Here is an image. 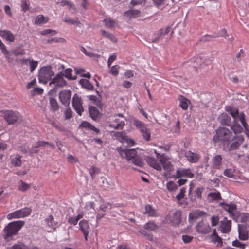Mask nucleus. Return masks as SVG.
Returning <instances> with one entry per match:
<instances>
[{
	"label": "nucleus",
	"instance_id": "obj_1",
	"mask_svg": "<svg viewBox=\"0 0 249 249\" xmlns=\"http://www.w3.org/2000/svg\"><path fill=\"white\" fill-rule=\"evenodd\" d=\"M148 165L156 170H161V174L166 180L171 178V165L169 159L163 157L160 160V163L154 158L148 157L146 159Z\"/></svg>",
	"mask_w": 249,
	"mask_h": 249
},
{
	"label": "nucleus",
	"instance_id": "obj_2",
	"mask_svg": "<svg viewBox=\"0 0 249 249\" xmlns=\"http://www.w3.org/2000/svg\"><path fill=\"white\" fill-rule=\"evenodd\" d=\"M216 135L214 136L213 140L215 142H221L224 144L229 145V142L231 139L232 132L225 127H219L216 130Z\"/></svg>",
	"mask_w": 249,
	"mask_h": 249
},
{
	"label": "nucleus",
	"instance_id": "obj_3",
	"mask_svg": "<svg viewBox=\"0 0 249 249\" xmlns=\"http://www.w3.org/2000/svg\"><path fill=\"white\" fill-rule=\"evenodd\" d=\"M24 224V222L22 221H17L9 223L3 230L4 239L9 240L12 235L18 233Z\"/></svg>",
	"mask_w": 249,
	"mask_h": 249
},
{
	"label": "nucleus",
	"instance_id": "obj_4",
	"mask_svg": "<svg viewBox=\"0 0 249 249\" xmlns=\"http://www.w3.org/2000/svg\"><path fill=\"white\" fill-rule=\"evenodd\" d=\"M54 74V72L51 66L42 67L38 74L39 82L46 84Z\"/></svg>",
	"mask_w": 249,
	"mask_h": 249
},
{
	"label": "nucleus",
	"instance_id": "obj_5",
	"mask_svg": "<svg viewBox=\"0 0 249 249\" xmlns=\"http://www.w3.org/2000/svg\"><path fill=\"white\" fill-rule=\"evenodd\" d=\"M0 116L3 117L9 124H15L20 116L18 112L11 110H2L0 112Z\"/></svg>",
	"mask_w": 249,
	"mask_h": 249
},
{
	"label": "nucleus",
	"instance_id": "obj_6",
	"mask_svg": "<svg viewBox=\"0 0 249 249\" xmlns=\"http://www.w3.org/2000/svg\"><path fill=\"white\" fill-rule=\"evenodd\" d=\"M133 124L142 134L143 139L147 141H149L151 136L150 131L149 129L147 127L146 125L137 119H134Z\"/></svg>",
	"mask_w": 249,
	"mask_h": 249
},
{
	"label": "nucleus",
	"instance_id": "obj_7",
	"mask_svg": "<svg viewBox=\"0 0 249 249\" xmlns=\"http://www.w3.org/2000/svg\"><path fill=\"white\" fill-rule=\"evenodd\" d=\"M117 150L122 158L126 159L128 161H130L137 154L135 149L117 147Z\"/></svg>",
	"mask_w": 249,
	"mask_h": 249
},
{
	"label": "nucleus",
	"instance_id": "obj_8",
	"mask_svg": "<svg viewBox=\"0 0 249 249\" xmlns=\"http://www.w3.org/2000/svg\"><path fill=\"white\" fill-rule=\"evenodd\" d=\"M50 85H53L54 89L61 88L67 85V82L63 78V74L61 72L58 73L56 76L50 82Z\"/></svg>",
	"mask_w": 249,
	"mask_h": 249
},
{
	"label": "nucleus",
	"instance_id": "obj_9",
	"mask_svg": "<svg viewBox=\"0 0 249 249\" xmlns=\"http://www.w3.org/2000/svg\"><path fill=\"white\" fill-rule=\"evenodd\" d=\"M71 96V92L69 90H63L59 94V99L65 106H68L70 104Z\"/></svg>",
	"mask_w": 249,
	"mask_h": 249
},
{
	"label": "nucleus",
	"instance_id": "obj_10",
	"mask_svg": "<svg viewBox=\"0 0 249 249\" xmlns=\"http://www.w3.org/2000/svg\"><path fill=\"white\" fill-rule=\"evenodd\" d=\"M72 105L76 112L81 116L84 109L82 105L81 99L77 94H75L73 97Z\"/></svg>",
	"mask_w": 249,
	"mask_h": 249
},
{
	"label": "nucleus",
	"instance_id": "obj_11",
	"mask_svg": "<svg viewBox=\"0 0 249 249\" xmlns=\"http://www.w3.org/2000/svg\"><path fill=\"white\" fill-rule=\"evenodd\" d=\"M220 205L227 212L229 213L230 216L234 219L236 217L235 212L236 211V206L233 203L228 204L224 202L220 203Z\"/></svg>",
	"mask_w": 249,
	"mask_h": 249
},
{
	"label": "nucleus",
	"instance_id": "obj_12",
	"mask_svg": "<svg viewBox=\"0 0 249 249\" xmlns=\"http://www.w3.org/2000/svg\"><path fill=\"white\" fill-rule=\"evenodd\" d=\"M58 223L54 220V217L52 215H50L44 220V225L50 229V231H54Z\"/></svg>",
	"mask_w": 249,
	"mask_h": 249
},
{
	"label": "nucleus",
	"instance_id": "obj_13",
	"mask_svg": "<svg viewBox=\"0 0 249 249\" xmlns=\"http://www.w3.org/2000/svg\"><path fill=\"white\" fill-rule=\"evenodd\" d=\"M231 228V220H227V217H225L224 220L220 221L219 228L222 233H227L229 232Z\"/></svg>",
	"mask_w": 249,
	"mask_h": 249
},
{
	"label": "nucleus",
	"instance_id": "obj_14",
	"mask_svg": "<svg viewBox=\"0 0 249 249\" xmlns=\"http://www.w3.org/2000/svg\"><path fill=\"white\" fill-rule=\"evenodd\" d=\"M79 225L80 229L84 235L85 240L87 241L88 236L90 231V226L88 222L86 220H82L79 222Z\"/></svg>",
	"mask_w": 249,
	"mask_h": 249
},
{
	"label": "nucleus",
	"instance_id": "obj_15",
	"mask_svg": "<svg viewBox=\"0 0 249 249\" xmlns=\"http://www.w3.org/2000/svg\"><path fill=\"white\" fill-rule=\"evenodd\" d=\"M231 140H232L233 142L230 145L229 148L230 150H233L239 147L241 143L243 142L244 138L242 136H234L231 138Z\"/></svg>",
	"mask_w": 249,
	"mask_h": 249
},
{
	"label": "nucleus",
	"instance_id": "obj_16",
	"mask_svg": "<svg viewBox=\"0 0 249 249\" xmlns=\"http://www.w3.org/2000/svg\"><path fill=\"white\" fill-rule=\"evenodd\" d=\"M239 238L242 240H246L249 238L248 230L247 227L243 224L238 225Z\"/></svg>",
	"mask_w": 249,
	"mask_h": 249
},
{
	"label": "nucleus",
	"instance_id": "obj_17",
	"mask_svg": "<svg viewBox=\"0 0 249 249\" xmlns=\"http://www.w3.org/2000/svg\"><path fill=\"white\" fill-rule=\"evenodd\" d=\"M0 36L6 41L9 42H13L15 40V37L13 33L7 30H0Z\"/></svg>",
	"mask_w": 249,
	"mask_h": 249
},
{
	"label": "nucleus",
	"instance_id": "obj_18",
	"mask_svg": "<svg viewBox=\"0 0 249 249\" xmlns=\"http://www.w3.org/2000/svg\"><path fill=\"white\" fill-rule=\"evenodd\" d=\"M178 100L179 102V105L183 110H187L189 107V105H190V109L192 108L193 106L191 104V101L184 96L179 95L178 98Z\"/></svg>",
	"mask_w": 249,
	"mask_h": 249
},
{
	"label": "nucleus",
	"instance_id": "obj_19",
	"mask_svg": "<svg viewBox=\"0 0 249 249\" xmlns=\"http://www.w3.org/2000/svg\"><path fill=\"white\" fill-rule=\"evenodd\" d=\"M124 124V121L120 120L118 118H115L110 122L109 126L115 129H122Z\"/></svg>",
	"mask_w": 249,
	"mask_h": 249
},
{
	"label": "nucleus",
	"instance_id": "obj_20",
	"mask_svg": "<svg viewBox=\"0 0 249 249\" xmlns=\"http://www.w3.org/2000/svg\"><path fill=\"white\" fill-rule=\"evenodd\" d=\"M176 174L177 178H181L183 177L192 178L194 177V174L190 169L178 170L177 171Z\"/></svg>",
	"mask_w": 249,
	"mask_h": 249
},
{
	"label": "nucleus",
	"instance_id": "obj_21",
	"mask_svg": "<svg viewBox=\"0 0 249 249\" xmlns=\"http://www.w3.org/2000/svg\"><path fill=\"white\" fill-rule=\"evenodd\" d=\"M10 162L14 167H20L22 165L21 156L18 154L11 155Z\"/></svg>",
	"mask_w": 249,
	"mask_h": 249
},
{
	"label": "nucleus",
	"instance_id": "obj_22",
	"mask_svg": "<svg viewBox=\"0 0 249 249\" xmlns=\"http://www.w3.org/2000/svg\"><path fill=\"white\" fill-rule=\"evenodd\" d=\"M222 158L220 155L213 156L212 158V166L213 168L220 169L222 165Z\"/></svg>",
	"mask_w": 249,
	"mask_h": 249
},
{
	"label": "nucleus",
	"instance_id": "obj_23",
	"mask_svg": "<svg viewBox=\"0 0 249 249\" xmlns=\"http://www.w3.org/2000/svg\"><path fill=\"white\" fill-rule=\"evenodd\" d=\"M21 62L23 65L29 64L31 72H33L38 66V62L30 59H23L21 60Z\"/></svg>",
	"mask_w": 249,
	"mask_h": 249
},
{
	"label": "nucleus",
	"instance_id": "obj_24",
	"mask_svg": "<svg viewBox=\"0 0 249 249\" xmlns=\"http://www.w3.org/2000/svg\"><path fill=\"white\" fill-rule=\"evenodd\" d=\"M218 120L222 125L230 126L231 119L230 117L226 113H222L219 117Z\"/></svg>",
	"mask_w": 249,
	"mask_h": 249
},
{
	"label": "nucleus",
	"instance_id": "obj_25",
	"mask_svg": "<svg viewBox=\"0 0 249 249\" xmlns=\"http://www.w3.org/2000/svg\"><path fill=\"white\" fill-rule=\"evenodd\" d=\"M196 231L202 234H206L211 231V228L209 225L204 223H198L196 226Z\"/></svg>",
	"mask_w": 249,
	"mask_h": 249
},
{
	"label": "nucleus",
	"instance_id": "obj_26",
	"mask_svg": "<svg viewBox=\"0 0 249 249\" xmlns=\"http://www.w3.org/2000/svg\"><path fill=\"white\" fill-rule=\"evenodd\" d=\"M185 156L189 161L192 163L196 162L199 159L198 155L193 153L190 151L186 152L185 153Z\"/></svg>",
	"mask_w": 249,
	"mask_h": 249
},
{
	"label": "nucleus",
	"instance_id": "obj_27",
	"mask_svg": "<svg viewBox=\"0 0 249 249\" xmlns=\"http://www.w3.org/2000/svg\"><path fill=\"white\" fill-rule=\"evenodd\" d=\"M144 213L150 217H157L158 216L157 211L150 205L148 204L146 205L145 206Z\"/></svg>",
	"mask_w": 249,
	"mask_h": 249
},
{
	"label": "nucleus",
	"instance_id": "obj_28",
	"mask_svg": "<svg viewBox=\"0 0 249 249\" xmlns=\"http://www.w3.org/2000/svg\"><path fill=\"white\" fill-rule=\"evenodd\" d=\"M46 145H49V146L54 148V146L53 144H50V143L45 141H39L38 142L36 146L32 147L29 151L30 154L36 153L38 152V150L36 149L37 147L44 146Z\"/></svg>",
	"mask_w": 249,
	"mask_h": 249
},
{
	"label": "nucleus",
	"instance_id": "obj_29",
	"mask_svg": "<svg viewBox=\"0 0 249 249\" xmlns=\"http://www.w3.org/2000/svg\"><path fill=\"white\" fill-rule=\"evenodd\" d=\"M124 15L129 18H137L141 16V12L138 10L131 9L124 12Z\"/></svg>",
	"mask_w": 249,
	"mask_h": 249
},
{
	"label": "nucleus",
	"instance_id": "obj_30",
	"mask_svg": "<svg viewBox=\"0 0 249 249\" xmlns=\"http://www.w3.org/2000/svg\"><path fill=\"white\" fill-rule=\"evenodd\" d=\"M113 137L122 143L124 142L126 139V133L124 131L121 132H113Z\"/></svg>",
	"mask_w": 249,
	"mask_h": 249
},
{
	"label": "nucleus",
	"instance_id": "obj_31",
	"mask_svg": "<svg viewBox=\"0 0 249 249\" xmlns=\"http://www.w3.org/2000/svg\"><path fill=\"white\" fill-rule=\"evenodd\" d=\"M181 212L180 210L176 211L174 213L172 224L175 226L178 225L181 221Z\"/></svg>",
	"mask_w": 249,
	"mask_h": 249
},
{
	"label": "nucleus",
	"instance_id": "obj_32",
	"mask_svg": "<svg viewBox=\"0 0 249 249\" xmlns=\"http://www.w3.org/2000/svg\"><path fill=\"white\" fill-rule=\"evenodd\" d=\"M49 21V18L45 17L43 15H38L35 20V24L36 25H40L46 23Z\"/></svg>",
	"mask_w": 249,
	"mask_h": 249
},
{
	"label": "nucleus",
	"instance_id": "obj_33",
	"mask_svg": "<svg viewBox=\"0 0 249 249\" xmlns=\"http://www.w3.org/2000/svg\"><path fill=\"white\" fill-rule=\"evenodd\" d=\"M80 127L85 128L87 129H90L94 131L96 133L99 132V130L96 128L94 126L92 125L89 123L87 121H83L80 125Z\"/></svg>",
	"mask_w": 249,
	"mask_h": 249
},
{
	"label": "nucleus",
	"instance_id": "obj_34",
	"mask_svg": "<svg viewBox=\"0 0 249 249\" xmlns=\"http://www.w3.org/2000/svg\"><path fill=\"white\" fill-rule=\"evenodd\" d=\"M231 128L235 134L242 132L243 130L242 126L238 124L236 120L233 121L232 124L231 125Z\"/></svg>",
	"mask_w": 249,
	"mask_h": 249
},
{
	"label": "nucleus",
	"instance_id": "obj_35",
	"mask_svg": "<svg viewBox=\"0 0 249 249\" xmlns=\"http://www.w3.org/2000/svg\"><path fill=\"white\" fill-rule=\"evenodd\" d=\"M130 161L134 165L139 167H142L144 163L141 157L137 154L133 159H132Z\"/></svg>",
	"mask_w": 249,
	"mask_h": 249
},
{
	"label": "nucleus",
	"instance_id": "obj_36",
	"mask_svg": "<svg viewBox=\"0 0 249 249\" xmlns=\"http://www.w3.org/2000/svg\"><path fill=\"white\" fill-rule=\"evenodd\" d=\"M102 36L105 38H107L109 39L110 41L113 42H116L117 41V38L112 34L106 32L104 30L101 31Z\"/></svg>",
	"mask_w": 249,
	"mask_h": 249
},
{
	"label": "nucleus",
	"instance_id": "obj_37",
	"mask_svg": "<svg viewBox=\"0 0 249 249\" xmlns=\"http://www.w3.org/2000/svg\"><path fill=\"white\" fill-rule=\"evenodd\" d=\"M21 11L23 13L29 11L30 9V3L29 0H21L20 2Z\"/></svg>",
	"mask_w": 249,
	"mask_h": 249
},
{
	"label": "nucleus",
	"instance_id": "obj_38",
	"mask_svg": "<svg viewBox=\"0 0 249 249\" xmlns=\"http://www.w3.org/2000/svg\"><path fill=\"white\" fill-rule=\"evenodd\" d=\"M79 83L82 86V87H83L89 90H92L94 89L93 86L88 80L81 79L79 81Z\"/></svg>",
	"mask_w": 249,
	"mask_h": 249
},
{
	"label": "nucleus",
	"instance_id": "obj_39",
	"mask_svg": "<svg viewBox=\"0 0 249 249\" xmlns=\"http://www.w3.org/2000/svg\"><path fill=\"white\" fill-rule=\"evenodd\" d=\"M89 111L90 117L93 120H96L99 113L97 108L95 107L90 106L89 107Z\"/></svg>",
	"mask_w": 249,
	"mask_h": 249
},
{
	"label": "nucleus",
	"instance_id": "obj_40",
	"mask_svg": "<svg viewBox=\"0 0 249 249\" xmlns=\"http://www.w3.org/2000/svg\"><path fill=\"white\" fill-rule=\"evenodd\" d=\"M57 4H60L62 6H67L70 10L72 9L74 11H75V7L72 2L67 0H62L61 1L58 2Z\"/></svg>",
	"mask_w": 249,
	"mask_h": 249
},
{
	"label": "nucleus",
	"instance_id": "obj_41",
	"mask_svg": "<svg viewBox=\"0 0 249 249\" xmlns=\"http://www.w3.org/2000/svg\"><path fill=\"white\" fill-rule=\"evenodd\" d=\"M226 111H228L234 118L239 116L238 109L231 106L226 107Z\"/></svg>",
	"mask_w": 249,
	"mask_h": 249
},
{
	"label": "nucleus",
	"instance_id": "obj_42",
	"mask_svg": "<svg viewBox=\"0 0 249 249\" xmlns=\"http://www.w3.org/2000/svg\"><path fill=\"white\" fill-rule=\"evenodd\" d=\"M143 228L144 229L153 231L157 230L158 227L154 222L152 221H150L144 225Z\"/></svg>",
	"mask_w": 249,
	"mask_h": 249
},
{
	"label": "nucleus",
	"instance_id": "obj_43",
	"mask_svg": "<svg viewBox=\"0 0 249 249\" xmlns=\"http://www.w3.org/2000/svg\"><path fill=\"white\" fill-rule=\"evenodd\" d=\"M50 109L53 111H56L59 108V106L58 105L56 100L53 97H51L49 100Z\"/></svg>",
	"mask_w": 249,
	"mask_h": 249
},
{
	"label": "nucleus",
	"instance_id": "obj_44",
	"mask_svg": "<svg viewBox=\"0 0 249 249\" xmlns=\"http://www.w3.org/2000/svg\"><path fill=\"white\" fill-rule=\"evenodd\" d=\"M208 197L211 198L212 201L221 199V196L219 192H211L208 195Z\"/></svg>",
	"mask_w": 249,
	"mask_h": 249
},
{
	"label": "nucleus",
	"instance_id": "obj_45",
	"mask_svg": "<svg viewBox=\"0 0 249 249\" xmlns=\"http://www.w3.org/2000/svg\"><path fill=\"white\" fill-rule=\"evenodd\" d=\"M30 186L29 184L20 180L18 183V188L20 191L25 192L30 188Z\"/></svg>",
	"mask_w": 249,
	"mask_h": 249
},
{
	"label": "nucleus",
	"instance_id": "obj_46",
	"mask_svg": "<svg viewBox=\"0 0 249 249\" xmlns=\"http://www.w3.org/2000/svg\"><path fill=\"white\" fill-rule=\"evenodd\" d=\"M18 211L21 218L28 216L31 213V209L30 208L27 207L19 210Z\"/></svg>",
	"mask_w": 249,
	"mask_h": 249
},
{
	"label": "nucleus",
	"instance_id": "obj_47",
	"mask_svg": "<svg viewBox=\"0 0 249 249\" xmlns=\"http://www.w3.org/2000/svg\"><path fill=\"white\" fill-rule=\"evenodd\" d=\"M204 190V188L203 187H199L196 188L194 192L195 193V198H197L199 200L202 199V194Z\"/></svg>",
	"mask_w": 249,
	"mask_h": 249
},
{
	"label": "nucleus",
	"instance_id": "obj_48",
	"mask_svg": "<svg viewBox=\"0 0 249 249\" xmlns=\"http://www.w3.org/2000/svg\"><path fill=\"white\" fill-rule=\"evenodd\" d=\"M112 208V205L111 204L107 202H106L104 200L101 201V204L99 207L100 210H103L106 212L107 210L110 209Z\"/></svg>",
	"mask_w": 249,
	"mask_h": 249
},
{
	"label": "nucleus",
	"instance_id": "obj_49",
	"mask_svg": "<svg viewBox=\"0 0 249 249\" xmlns=\"http://www.w3.org/2000/svg\"><path fill=\"white\" fill-rule=\"evenodd\" d=\"M63 20L68 24H76L78 26H79L80 25V22L77 18L76 19H71L70 18L65 17L63 18Z\"/></svg>",
	"mask_w": 249,
	"mask_h": 249
},
{
	"label": "nucleus",
	"instance_id": "obj_50",
	"mask_svg": "<svg viewBox=\"0 0 249 249\" xmlns=\"http://www.w3.org/2000/svg\"><path fill=\"white\" fill-rule=\"evenodd\" d=\"M20 215L18 210L11 213L7 214V218L8 220H11L15 218H20Z\"/></svg>",
	"mask_w": 249,
	"mask_h": 249
},
{
	"label": "nucleus",
	"instance_id": "obj_51",
	"mask_svg": "<svg viewBox=\"0 0 249 249\" xmlns=\"http://www.w3.org/2000/svg\"><path fill=\"white\" fill-rule=\"evenodd\" d=\"M0 49L1 50L2 53L4 55L6 58L8 59L9 52L7 50L6 46L2 42L1 40L0 39Z\"/></svg>",
	"mask_w": 249,
	"mask_h": 249
},
{
	"label": "nucleus",
	"instance_id": "obj_52",
	"mask_svg": "<svg viewBox=\"0 0 249 249\" xmlns=\"http://www.w3.org/2000/svg\"><path fill=\"white\" fill-rule=\"evenodd\" d=\"M105 26L107 28H112L115 25V21L109 18H106L104 20Z\"/></svg>",
	"mask_w": 249,
	"mask_h": 249
},
{
	"label": "nucleus",
	"instance_id": "obj_53",
	"mask_svg": "<svg viewBox=\"0 0 249 249\" xmlns=\"http://www.w3.org/2000/svg\"><path fill=\"white\" fill-rule=\"evenodd\" d=\"M120 67L119 65H116L111 67L110 73L114 76H116L119 73V70Z\"/></svg>",
	"mask_w": 249,
	"mask_h": 249
},
{
	"label": "nucleus",
	"instance_id": "obj_54",
	"mask_svg": "<svg viewBox=\"0 0 249 249\" xmlns=\"http://www.w3.org/2000/svg\"><path fill=\"white\" fill-rule=\"evenodd\" d=\"M81 51L86 55L90 57H96L97 55L94 54L91 51H87L86 49L83 46L81 47Z\"/></svg>",
	"mask_w": 249,
	"mask_h": 249
},
{
	"label": "nucleus",
	"instance_id": "obj_55",
	"mask_svg": "<svg viewBox=\"0 0 249 249\" xmlns=\"http://www.w3.org/2000/svg\"><path fill=\"white\" fill-rule=\"evenodd\" d=\"M186 192V189L184 187L180 189V192L178 194L176 197L178 201H180L181 199L184 198L185 193Z\"/></svg>",
	"mask_w": 249,
	"mask_h": 249
},
{
	"label": "nucleus",
	"instance_id": "obj_56",
	"mask_svg": "<svg viewBox=\"0 0 249 249\" xmlns=\"http://www.w3.org/2000/svg\"><path fill=\"white\" fill-rule=\"evenodd\" d=\"M212 241L214 242H217V246H222L223 245L222 239L218 236V235H216V236L212 237Z\"/></svg>",
	"mask_w": 249,
	"mask_h": 249
},
{
	"label": "nucleus",
	"instance_id": "obj_57",
	"mask_svg": "<svg viewBox=\"0 0 249 249\" xmlns=\"http://www.w3.org/2000/svg\"><path fill=\"white\" fill-rule=\"evenodd\" d=\"M170 30V27L167 26L166 28L161 29L158 31V33L161 36V38L163 36L166 35Z\"/></svg>",
	"mask_w": 249,
	"mask_h": 249
},
{
	"label": "nucleus",
	"instance_id": "obj_58",
	"mask_svg": "<svg viewBox=\"0 0 249 249\" xmlns=\"http://www.w3.org/2000/svg\"><path fill=\"white\" fill-rule=\"evenodd\" d=\"M205 214V213L201 211H196L194 212L193 217H191V214L189 215V217L191 218H197L199 216H201Z\"/></svg>",
	"mask_w": 249,
	"mask_h": 249
},
{
	"label": "nucleus",
	"instance_id": "obj_59",
	"mask_svg": "<svg viewBox=\"0 0 249 249\" xmlns=\"http://www.w3.org/2000/svg\"><path fill=\"white\" fill-rule=\"evenodd\" d=\"M223 174L225 176H227L229 178H232L234 176V172L231 169H226L224 171Z\"/></svg>",
	"mask_w": 249,
	"mask_h": 249
},
{
	"label": "nucleus",
	"instance_id": "obj_60",
	"mask_svg": "<svg viewBox=\"0 0 249 249\" xmlns=\"http://www.w3.org/2000/svg\"><path fill=\"white\" fill-rule=\"evenodd\" d=\"M232 245L234 247L239 248V249L243 248V249H245V244H242L237 240L233 241L232 242Z\"/></svg>",
	"mask_w": 249,
	"mask_h": 249
},
{
	"label": "nucleus",
	"instance_id": "obj_61",
	"mask_svg": "<svg viewBox=\"0 0 249 249\" xmlns=\"http://www.w3.org/2000/svg\"><path fill=\"white\" fill-rule=\"evenodd\" d=\"M106 214V211L103 210H100L98 208L97 212V219L99 220L103 218Z\"/></svg>",
	"mask_w": 249,
	"mask_h": 249
},
{
	"label": "nucleus",
	"instance_id": "obj_62",
	"mask_svg": "<svg viewBox=\"0 0 249 249\" xmlns=\"http://www.w3.org/2000/svg\"><path fill=\"white\" fill-rule=\"evenodd\" d=\"M24 246L25 245L24 244L21 242H18L8 249H23Z\"/></svg>",
	"mask_w": 249,
	"mask_h": 249
},
{
	"label": "nucleus",
	"instance_id": "obj_63",
	"mask_svg": "<svg viewBox=\"0 0 249 249\" xmlns=\"http://www.w3.org/2000/svg\"><path fill=\"white\" fill-rule=\"evenodd\" d=\"M117 55L116 53H113L111 55H110L107 61V66L108 67H110L113 61H114L116 59Z\"/></svg>",
	"mask_w": 249,
	"mask_h": 249
},
{
	"label": "nucleus",
	"instance_id": "obj_64",
	"mask_svg": "<svg viewBox=\"0 0 249 249\" xmlns=\"http://www.w3.org/2000/svg\"><path fill=\"white\" fill-rule=\"evenodd\" d=\"M72 71L71 69H67L65 71L64 76L69 79H71L72 78Z\"/></svg>",
	"mask_w": 249,
	"mask_h": 249
}]
</instances>
